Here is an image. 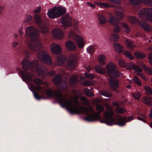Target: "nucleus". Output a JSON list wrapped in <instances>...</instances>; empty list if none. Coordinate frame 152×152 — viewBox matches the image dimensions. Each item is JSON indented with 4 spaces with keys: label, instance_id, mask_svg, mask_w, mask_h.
<instances>
[{
    "label": "nucleus",
    "instance_id": "1",
    "mask_svg": "<svg viewBox=\"0 0 152 152\" xmlns=\"http://www.w3.org/2000/svg\"><path fill=\"white\" fill-rule=\"evenodd\" d=\"M47 94L50 97L52 98L54 96L61 106L63 107L66 108L71 114H85L87 116L85 118V120L88 122L99 121L102 123H104L109 126L117 125L122 126L124 125L126 122L130 121L134 119L132 116H130L127 118L120 116L117 118L115 121V119L113 118L114 112L111 108L104 112L103 117L102 119L100 115L104 110V107L102 105L98 104L96 105V109L98 111V112L90 114V110L92 112H94V110L92 107H90L89 110L82 106L80 107V110L76 105L64 98L63 94L60 91H57L54 94L53 91L49 89L47 91Z\"/></svg>",
    "mask_w": 152,
    "mask_h": 152
},
{
    "label": "nucleus",
    "instance_id": "2",
    "mask_svg": "<svg viewBox=\"0 0 152 152\" xmlns=\"http://www.w3.org/2000/svg\"><path fill=\"white\" fill-rule=\"evenodd\" d=\"M22 68L23 71L17 68V70L19 71V74L22 78L24 82L28 81L31 82L32 80L33 75L29 73L27 71L29 69L32 70L34 66L35 65L36 71L39 75L43 76L45 75L47 70V68L42 64L36 63L35 65L34 63L30 62L28 59H24L22 63Z\"/></svg>",
    "mask_w": 152,
    "mask_h": 152
},
{
    "label": "nucleus",
    "instance_id": "3",
    "mask_svg": "<svg viewBox=\"0 0 152 152\" xmlns=\"http://www.w3.org/2000/svg\"><path fill=\"white\" fill-rule=\"evenodd\" d=\"M27 36L31 39L28 45L31 50L38 51L42 48V44L39 39V35L36 28L33 26L27 27L26 30Z\"/></svg>",
    "mask_w": 152,
    "mask_h": 152
},
{
    "label": "nucleus",
    "instance_id": "4",
    "mask_svg": "<svg viewBox=\"0 0 152 152\" xmlns=\"http://www.w3.org/2000/svg\"><path fill=\"white\" fill-rule=\"evenodd\" d=\"M66 12L65 9L61 7H54L50 9L48 11L47 14L49 18L54 19L64 15Z\"/></svg>",
    "mask_w": 152,
    "mask_h": 152
},
{
    "label": "nucleus",
    "instance_id": "5",
    "mask_svg": "<svg viewBox=\"0 0 152 152\" xmlns=\"http://www.w3.org/2000/svg\"><path fill=\"white\" fill-rule=\"evenodd\" d=\"M107 72L110 77H118L121 75V73L117 69L114 63L110 62L106 66Z\"/></svg>",
    "mask_w": 152,
    "mask_h": 152
},
{
    "label": "nucleus",
    "instance_id": "6",
    "mask_svg": "<svg viewBox=\"0 0 152 152\" xmlns=\"http://www.w3.org/2000/svg\"><path fill=\"white\" fill-rule=\"evenodd\" d=\"M139 17L145 20L152 22V8H142L138 12Z\"/></svg>",
    "mask_w": 152,
    "mask_h": 152
},
{
    "label": "nucleus",
    "instance_id": "7",
    "mask_svg": "<svg viewBox=\"0 0 152 152\" xmlns=\"http://www.w3.org/2000/svg\"><path fill=\"white\" fill-rule=\"evenodd\" d=\"M38 57L42 62L50 65L52 64V61L49 54L45 50H42L39 52Z\"/></svg>",
    "mask_w": 152,
    "mask_h": 152
},
{
    "label": "nucleus",
    "instance_id": "8",
    "mask_svg": "<svg viewBox=\"0 0 152 152\" xmlns=\"http://www.w3.org/2000/svg\"><path fill=\"white\" fill-rule=\"evenodd\" d=\"M61 21L62 25L64 27L66 28L72 25V19L68 14H66L62 16Z\"/></svg>",
    "mask_w": 152,
    "mask_h": 152
},
{
    "label": "nucleus",
    "instance_id": "9",
    "mask_svg": "<svg viewBox=\"0 0 152 152\" xmlns=\"http://www.w3.org/2000/svg\"><path fill=\"white\" fill-rule=\"evenodd\" d=\"M109 22L111 25L115 26L114 28V32L118 33L120 32L121 28L118 25L119 23L118 19L115 18L113 16H112L109 19Z\"/></svg>",
    "mask_w": 152,
    "mask_h": 152
},
{
    "label": "nucleus",
    "instance_id": "10",
    "mask_svg": "<svg viewBox=\"0 0 152 152\" xmlns=\"http://www.w3.org/2000/svg\"><path fill=\"white\" fill-rule=\"evenodd\" d=\"M131 4L134 5H138L141 3H145L149 6H152V0H129Z\"/></svg>",
    "mask_w": 152,
    "mask_h": 152
},
{
    "label": "nucleus",
    "instance_id": "11",
    "mask_svg": "<svg viewBox=\"0 0 152 152\" xmlns=\"http://www.w3.org/2000/svg\"><path fill=\"white\" fill-rule=\"evenodd\" d=\"M52 35L55 38L62 39L64 35L62 30L60 29H55L52 31Z\"/></svg>",
    "mask_w": 152,
    "mask_h": 152
},
{
    "label": "nucleus",
    "instance_id": "12",
    "mask_svg": "<svg viewBox=\"0 0 152 152\" xmlns=\"http://www.w3.org/2000/svg\"><path fill=\"white\" fill-rule=\"evenodd\" d=\"M109 83L110 88L113 90L117 89L119 87L118 81L116 79H109Z\"/></svg>",
    "mask_w": 152,
    "mask_h": 152
},
{
    "label": "nucleus",
    "instance_id": "13",
    "mask_svg": "<svg viewBox=\"0 0 152 152\" xmlns=\"http://www.w3.org/2000/svg\"><path fill=\"white\" fill-rule=\"evenodd\" d=\"M65 46L69 50L74 51L77 49V47L75 44L70 40H68L65 43Z\"/></svg>",
    "mask_w": 152,
    "mask_h": 152
},
{
    "label": "nucleus",
    "instance_id": "14",
    "mask_svg": "<svg viewBox=\"0 0 152 152\" xmlns=\"http://www.w3.org/2000/svg\"><path fill=\"white\" fill-rule=\"evenodd\" d=\"M76 63L75 56H72L71 58L67 62V67L69 69H73L75 66Z\"/></svg>",
    "mask_w": 152,
    "mask_h": 152
},
{
    "label": "nucleus",
    "instance_id": "15",
    "mask_svg": "<svg viewBox=\"0 0 152 152\" xmlns=\"http://www.w3.org/2000/svg\"><path fill=\"white\" fill-rule=\"evenodd\" d=\"M75 37L78 47L80 48H83L84 46L83 38L78 35L75 36Z\"/></svg>",
    "mask_w": 152,
    "mask_h": 152
},
{
    "label": "nucleus",
    "instance_id": "16",
    "mask_svg": "<svg viewBox=\"0 0 152 152\" xmlns=\"http://www.w3.org/2000/svg\"><path fill=\"white\" fill-rule=\"evenodd\" d=\"M50 49L53 53L56 54L60 53L61 50V47L56 44H52Z\"/></svg>",
    "mask_w": 152,
    "mask_h": 152
},
{
    "label": "nucleus",
    "instance_id": "17",
    "mask_svg": "<svg viewBox=\"0 0 152 152\" xmlns=\"http://www.w3.org/2000/svg\"><path fill=\"white\" fill-rule=\"evenodd\" d=\"M138 24L146 31L149 32L151 31V28L150 26L145 21H140L138 22Z\"/></svg>",
    "mask_w": 152,
    "mask_h": 152
},
{
    "label": "nucleus",
    "instance_id": "18",
    "mask_svg": "<svg viewBox=\"0 0 152 152\" xmlns=\"http://www.w3.org/2000/svg\"><path fill=\"white\" fill-rule=\"evenodd\" d=\"M70 84L72 87H75L78 82V78L77 76L73 75L70 77L69 78Z\"/></svg>",
    "mask_w": 152,
    "mask_h": 152
},
{
    "label": "nucleus",
    "instance_id": "19",
    "mask_svg": "<svg viewBox=\"0 0 152 152\" xmlns=\"http://www.w3.org/2000/svg\"><path fill=\"white\" fill-rule=\"evenodd\" d=\"M97 16L98 24L99 25H103L106 23L107 20L105 17L101 14H98Z\"/></svg>",
    "mask_w": 152,
    "mask_h": 152
},
{
    "label": "nucleus",
    "instance_id": "20",
    "mask_svg": "<svg viewBox=\"0 0 152 152\" xmlns=\"http://www.w3.org/2000/svg\"><path fill=\"white\" fill-rule=\"evenodd\" d=\"M52 81L55 85H59L62 81L61 76L59 74H57L53 79Z\"/></svg>",
    "mask_w": 152,
    "mask_h": 152
},
{
    "label": "nucleus",
    "instance_id": "21",
    "mask_svg": "<svg viewBox=\"0 0 152 152\" xmlns=\"http://www.w3.org/2000/svg\"><path fill=\"white\" fill-rule=\"evenodd\" d=\"M95 70L96 72L102 74H105L106 72L105 69L99 65H96L95 66Z\"/></svg>",
    "mask_w": 152,
    "mask_h": 152
},
{
    "label": "nucleus",
    "instance_id": "22",
    "mask_svg": "<svg viewBox=\"0 0 152 152\" xmlns=\"http://www.w3.org/2000/svg\"><path fill=\"white\" fill-rule=\"evenodd\" d=\"M142 102L150 106H152V98L149 96H145L143 97L142 99Z\"/></svg>",
    "mask_w": 152,
    "mask_h": 152
},
{
    "label": "nucleus",
    "instance_id": "23",
    "mask_svg": "<svg viewBox=\"0 0 152 152\" xmlns=\"http://www.w3.org/2000/svg\"><path fill=\"white\" fill-rule=\"evenodd\" d=\"M66 57L64 56H60L57 58V63L58 65H61L65 64Z\"/></svg>",
    "mask_w": 152,
    "mask_h": 152
},
{
    "label": "nucleus",
    "instance_id": "24",
    "mask_svg": "<svg viewBox=\"0 0 152 152\" xmlns=\"http://www.w3.org/2000/svg\"><path fill=\"white\" fill-rule=\"evenodd\" d=\"M129 69H133L137 72H141L142 71L141 68L132 64H129Z\"/></svg>",
    "mask_w": 152,
    "mask_h": 152
},
{
    "label": "nucleus",
    "instance_id": "25",
    "mask_svg": "<svg viewBox=\"0 0 152 152\" xmlns=\"http://www.w3.org/2000/svg\"><path fill=\"white\" fill-rule=\"evenodd\" d=\"M98 61L100 64L102 65H105L106 64V57L103 55H100L98 57Z\"/></svg>",
    "mask_w": 152,
    "mask_h": 152
},
{
    "label": "nucleus",
    "instance_id": "26",
    "mask_svg": "<svg viewBox=\"0 0 152 152\" xmlns=\"http://www.w3.org/2000/svg\"><path fill=\"white\" fill-rule=\"evenodd\" d=\"M114 46L115 50L118 52L120 53L123 51V47L119 44L118 43L114 44Z\"/></svg>",
    "mask_w": 152,
    "mask_h": 152
},
{
    "label": "nucleus",
    "instance_id": "27",
    "mask_svg": "<svg viewBox=\"0 0 152 152\" xmlns=\"http://www.w3.org/2000/svg\"><path fill=\"white\" fill-rule=\"evenodd\" d=\"M95 50V47L93 45H91L87 48V52L89 53L91 55L93 54Z\"/></svg>",
    "mask_w": 152,
    "mask_h": 152
},
{
    "label": "nucleus",
    "instance_id": "28",
    "mask_svg": "<svg viewBox=\"0 0 152 152\" xmlns=\"http://www.w3.org/2000/svg\"><path fill=\"white\" fill-rule=\"evenodd\" d=\"M134 54L135 56L138 58H143L146 56L145 54L139 51L135 52Z\"/></svg>",
    "mask_w": 152,
    "mask_h": 152
},
{
    "label": "nucleus",
    "instance_id": "29",
    "mask_svg": "<svg viewBox=\"0 0 152 152\" xmlns=\"http://www.w3.org/2000/svg\"><path fill=\"white\" fill-rule=\"evenodd\" d=\"M34 19L35 23L38 24H40L42 22V20L40 16L38 14H37L34 15Z\"/></svg>",
    "mask_w": 152,
    "mask_h": 152
},
{
    "label": "nucleus",
    "instance_id": "30",
    "mask_svg": "<svg viewBox=\"0 0 152 152\" xmlns=\"http://www.w3.org/2000/svg\"><path fill=\"white\" fill-rule=\"evenodd\" d=\"M101 94L107 97H110L112 96V94L107 91L103 90L101 92Z\"/></svg>",
    "mask_w": 152,
    "mask_h": 152
},
{
    "label": "nucleus",
    "instance_id": "31",
    "mask_svg": "<svg viewBox=\"0 0 152 152\" xmlns=\"http://www.w3.org/2000/svg\"><path fill=\"white\" fill-rule=\"evenodd\" d=\"M128 19L129 21L132 23H137L138 21L137 19L133 16H129L128 17Z\"/></svg>",
    "mask_w": 152,
    "mask_h": 152
},
{
    "label": "nucleus",
    "instance_id": "32",
    "mask_svg": "<svg viewBox=\"0 0 152 152\" xmlns=\"http://www.w3.org/2000/svg\"><path fill=\"white\" fill-rule=\"evenodd\" d=\"M110 37L111 40L115 42L118 40L119 37L117 34H111Z\"/></svg>",
    "mask_w": 152,
    "mask_h": 152
},
{
    "label": "nucleus",
    "instance_id": "33",
    "mask_svg": "<svg viewBox=\"0 0 152 152\" xmlns=\"http://www.w3.org/2000/svg\"><path fill=\"white\" fill-rule=\"evenodd\" d=\"M124 55L127 58H129L130 60H132L134 59V56L131 54V53L129 51H126L124 52Z\"/></svg>",
    "mask_w": 152,
    "mask_h": 152
},
{
    "label": "nucleus",
    "instance_id": "34",
    "mask_svg": "<svg viewBox=\"0 0 152 152\" xmlns=\"http://www.w3.org/2000/svg\"><path fill=\"white\" fill-rule=\"evenodd\" d=\"M84 92L85 94L88 96L90 97L93 96L94 94V93L91 92L89 89L88 88H85L84 90Z\"/></svg>",
    "mask_w": 152,
    "mask_h": 152
},
{
    "label": "nucleus",
    "instance_id": "35",
    "mask_svg": "<svg viewBox=\"0 0 152 152\" xmlns=\"http://www.w3.org/2000/svg\"><path fill=\"white\" fill-rule=\"evenodd\" d=\"M84 75L86 78L92 80L94 79L95 77L94 75L91 73L88 74L86 72L84 73Z\"/></svg>",
    "mask_w": 152,
    "mask_h": 152
},
{
    "label": "nucleus",
    "instance_id": "36",
    "mask_svg": "<svg viewBox=\"0 0 152 152\" xmlns=\"http://www.w3.org/2000/svg\"><path fill=\"white\" fill-rule=\"evenodd\" d=\"M126 42L127 45L128 47L130 49H132L134 47V43L132 41L129 40H126Z\"/></svg>",
    "mask_w": 152,
    "mask_h": 152
},
{
    "label": "nucleus",
    "instance_id": "37",
    "mask_svg": "<svg viewBox=\"0 0 152 152\" xmlns=\"http://www.w3.org/2000/svg\"><path fill=\"white\" fill-rule=\"evenodd\" d=\"M34 82L35 84L38 86H40L43 83L42 80L38 78H35L34 80Z\"/></svg>",
    "mask_w": 152,
    "mask_h": 152
},
{
    "label": "nucleus",
    "instance_id": "38",
    "mask_svg": "<svg viewBox=\"0 0 152 152\" xmlns=\"http://www.w3.org/2000/svg\"><path fill=\"white\" fill-rule=\"evenodd\" d=\"M121 26L124 28L125 30L126 33H128L129 32L130 29L128 25L125 23H121Z\"/></svg>",
    "mask_w": 152,
    "mask_h": 152
},
{
    "label": "nucleus",
    "instance_id": "39",
    "mask_svg": "<svg viewBox=\"0 0 152 152\" xmlns=\"http://www.w3.org/2000/svg\"><path fill=\"white\" fill-rule=\"evenodd\" d=\"M115 14L118 17V18L121 20H122L124 17V15L122 12L120 11H116L115 12Z\"/></svg>",
    "mask_w": 152,
    "mask_h": 152
},
{
    "label": "nucleus",
    "instance_id": "40",
    "mask_svg": "<svg viewBox=\"0 0 152 152\" xmlns=\"http://www.w3.org/2000/svg\"><path fill=\"white\" fill-rule=\"evenodd\" d=\"M115 111L118 113H123L126 112V110L121 108H116L115 109Z\"/></svg>",
    "mask_w": 152,
    "mask_h": 152
},
{
    "label": "nucleus",
    "instance_id": "41",
    "mask_svg": "<svg viewBox=\"0 0 152 152\" xmlns=\"http://www.w3.org/2000/svg\"><path fill=\"white\" fill-rule=\"evenodd\" d=\"M32 16L31 15L27 14L26 15V18L24 20V23H28L32 19Z\"/></svg>",
    "mask_w": 152,
    "mask_h": 152
},
{
    "label": "nucleus",
    "instance_id": "42",
    "mask_svg": "<svg viewBox=\"0 0 152 152\" xmlns=\"http://www.w3.org/2000/svg\"><path fill=\"white\" fill-rule=\"evenodd\" d=\"M132 96L135 99L137 100L140 99L141 97V94L138 93H135L133 94Z\"/></svg>",
    "mask_w": 152,
    "mask_h": 152
},
{
    "label": "nucleus",
    "instance_id": "43",
    "mask_svg": "<svg viewBox=\"0 0 152 152\" xmlns=\"http://www.w3.org/2000/svg\"><path fill=\"white\" fill-rule=\"evenodd\" d=\"M145 88L148 93L152 95V89L151 88L148 86H145Z\"/></svg>",
    "mask_w": 152,
    "mask_h": 152
},
{
    "label": "nucleus",
    "instance_id": "44",
    "mask_svg": "<svg viewBox=\"0 0 152 152\" xmlns=\"http://www.w3.org/2000/svg\"><path fill=\"white\" fill-rule=\"evenodd\" d=\"M119 65L121 67H125L126 66V64L124 61L122 60H120L118 61Z\"/></svg>",
    "mask_w": 152,
    "mask_h": 152
},
{
    "label": "nucleus",
    "instance_id": "45",
    "mask_svg": "<svg viewBox=\"0 0 152 152\" xmlns=\"http://www.w3.org/2000/svg\"><path fill=\"white\" fill-rule=\"evenodd\" d=\"M119 65L121 67H125L126 66V64L124 61L122 60H120L118 61Z\"/></svg>",
    "mask_w": 152,
    "mask_h": 152
},
{
    "label": "nucleus",
    "instance_id": "46",
    "mask_svg": "<svg viewBox=\"0 0 152 152\" xmlns=\"http://www.w3.org/2000/svg\"><path fill=\"white\" fill-rule=\"evenodd\" d=\"M81 99V100L83 102V104L84 105H87L89 103L88 101L85 97H82Z\"/></svg>",
    "mask_w": 152,
    "mask_h": 152
},
{
    "label": "nucleus",
    "instance_id": "47",
    "mask_svg": "<svg viewBox=\"0 0 152 152\" xmlns=\"http://www.w3.org/2000/svg\"><path fill=\"white\" fill-rule=\"evenodd\" d=\"M133 80L139 86H141L142 83L140 80L137 77H135L134 79Z\"/></svg>",
    "mask_w": 152,
    "mask_h": 152
},
{
    "label": "nucleus",
    "instance_id": "48",
    "mask_svg": "<svg viewBox=\"0 0 152 152\" xmlns=\"http://www.w3.org/2000/svg\"><path fill=\"white\" fill-rule=\"evenodd\" d=\"M141 116L142 117H141L139 116H138L137 117V118L140 120H141L143 122H145L146 121L145 120V119L146 118V116L145 114H143L141 115Z\"/></svg>",
    "mask_w": 152,
    "mask_h": 152
},
{
    "label": "nucleus",
    "instance_id": "49",
    "mask_svg": "<svg viewBox=\"0 0 152 152\" xmlns=\"http://www.w3.org/2000/svg\"><path fill=\"white\" fill-rule=\"evenodd\" d=\"M31 89L33 90H37L38 91H40L41 89V87L40 86H35L33 85H31Z\"/></svg>",
    "mask_w": 152,
    "mask_h": 152
},
{
    "label": "nucleus",
    "instance_id": "50",
    "mask_svg": "<svg viewBox=\"0 0 152 152\" xmlns=\"http://www.w3.org/2000/svg\"><path fill=\"white\" fill-rule=\"evenodd\" d=\"M33 93L34 94V96L35 98L37 100H40L41 98H42V97L40 96L39 94L36 93L34 91Z\"/></svg>",
    "mask_w": 152,
    "mask_h": 152
},
{
    "label": "nucleus",
    "instance_id": "51",
    "mask_svg": "<svg viewBox=\"0 0 152 152\" xmlns=\"http://www.w3.org/2000/svg\"><path fill=\"white\" fill-rule=\"evenodd\" d=\"M79 23V22L77 20H75L74 22V28L76 30H78V28L77 26Z\"/></svg>",
    "mask_w": 152,
    "mask_h": 152
},
{
    "label": "nucleus",
    "instance_id": "52",
    "mask_svg": "<svg viewBox=\"0 0 152 152\" xmlns=\"http://www.w3.org/2000/svg\"><path fill=\"white\" fill-rule=\"evenodd\" d=\"M24 54L26 58H29L31 56V54L27 50H25L24 51Z\"/></svg>",
    "mask_w": 152,
    "mask_h": 152
},
{
    "label": "nucleus",
    "instance_id": "53",
    "mask_svg": "<svg viewBox=\"0 0 152 152\" xmlns=\"http://www.w3.org/2000/svg\"><path fill=\"white\" fill-rule=\"evenodd\" d=\"M64 86H63L61 88V89L63 90L66 89L68 87L67 83L66 82H64Z\"/></svg>",
    "mask_w": 152,
    "mask_h": 152
},
{
    "label": "nucleus",
    "instance_id": "54",
    "mask_svg": "<svg viewBox=\"0 0 152 152\" xmlns=\"http://www.w3.org/2000/svg\"><path fill=\"white\" fill-rule=\"evenodd\" d=\"M91 85L90 81L88 80H86L83 83V85L85 86H86Z\"/></svg>",
    "mask_w": 152,
    "mask_h": 152
},
{
    "label": "nucleus",
    "instance_id": "55",
    "mask_svg": "<svg viewBox=\"0 0 152 152\" xmlns=\"http://www.w3.org/2000/svg\"><path fill=\"white\" fill-rule=\"evenodd\" d=\"M148 57L150 60L149 63L152 65V53H150L149 54Z\"/></svg>",
    "mask_w": 152,
    "mask_h": 152
},
{
    "label": "nucleus",
    "instance_id": "56",
    "mask_svg": "<svg viewBox=\"0 0 152 152\" xmlns=\"http://www.w3.org/2000/svg\"><path fill=\"white\" fill-rule=\"evenodd\" d=\"M41 7H39L34 10V12L35 13H38L41 11Z\"/></svg>",
    "mask_w": 152,
    "mask_h": 152
},
{
    "label": "nucleus",
    "instance_id": "57",
    "mask_svg": "<svg viewBox=\"0 0 152 152\" xmlns=\"http://www.w3.org/2000/svg\"><path fill=\"white\" fill-rule=\"evenodd\" d=\"M96 4L98 5H100L102 7L106 6V4L105 3H102L101 2H96Z\"/></svg>",
    "mask_w": 152,
    "mask_h": 152
},
{
    "label": "nucleus",
    "instance_id": "58",
    "mask_svg": "<svg viewBox=\"0 0 152 152\" xmlns=\"http://www.w3.org/2000/svg\"><path fill=\"white\" fill-rule=\"evenodd\" d=\"M112 104L114 106L116 107H119L120 106V105L118 102H113Z\"/></svg>",
    "mask_w": 152,
    "mask_h": 152
},
{
    "label": "nucleus",
    "instance_id": "59",
    "mask_svg": "<svg viewBox=\"0 0 152 152\" xmlns=\"http://www.w3.org/2000/svg\"><path fill=\"white\" fill-rule=\"evenodd\" d=\"M112 2L117 4H119L120 2L119 0H110Z\"/></svg>",
    "mask_w": 152,
    "mask_h": 152
},
{
    "label": "nucleus",
    "instance_id": "60",
    "mask_svg": "<svg viewBox=\"0 0 152 152\" xmlns=\"http://www.w3.org/2000/svg\"><path fill=\"white\" fill-rule=\"evenodd\" d=\"M87 5L88 6L92 8H94L95 7V5L92 3H91L89 2H88L87 3Z\"/></svg>",
    "mask_w": 152,
    "mask_h": 152
},
{
    "label": "nucleus",
    "instance_id": "61",
    "mask_svg": "<svg viewBox=\"0 0 152 152\" xmlns=\"http://www.w3.org/2000/svg\"><path fill=\"white\" fill-rule=\"evenodd\" d=\"M146 68V69L148 72L149 74L152 75V69L149 68Z\"/></svg>",
    "mask_w": 152,
    "mask_h": 152
},
{
    "label": "nucleus",
    "instance_id": "62",
    "mask_svg": "<svg viewBox=\"0 0 152 152\" xmlns=\"http://www.w3.org/2000/svg\"><path fill=\"white\" fill-rule=\"evenodd\" d=\"M49 74L51 76H54L55 75L56 72L55 71H51L49 72Z\"/></svg>",
    "mask_w": 152,
    "mask_h": 152
},
{
    "label": "nucleus",
    "instance_id": "63",
    "mask_svg": "<svg viewBox=\"0 0 152 152\" xmlns=\"http://www.w3.org/2000/svg\"><path fill=\"white\" fill-rule=\"evenodd\" d=\"M18 44V43L16 42H14L12 43V47H15Z\"/></svg>",
    "mask_w": 152,
    "mask_h": 152
},
{
    "label": "nucleus",
    "instance_id": "64",
    "mask_svg": "<svg viewBox=\"0 0 152 152\" xmlns=\"http://www.w3.org/2000/svg\"><path fill=\"white\" fill-rule=\"evenodd\" d=\"M85 68L89 72L91 70V67L88 65H85Z\"/></svg>",
    "mask_w": 152,
    "mask_h": 152
}]
</instances>
